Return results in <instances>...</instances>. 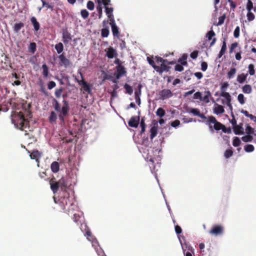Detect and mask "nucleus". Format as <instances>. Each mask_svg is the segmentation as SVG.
Wrapping results in <instances>:
<instances>
[{
	"mask_svg": "<svg viewBox=\"0 0 256 256\" xmlns=\"http://www.w3.org/2000/svg\"><path fill=\"white\" fill-rule=\"evenodd\" d=\"M30 104H28L26 108H22L20 112H14L11 114L12 122L15 127L26 132L30 128L28 120L32 117L31 112L30 110Z\"/></svg>",
	"mask_w": 256,
	"mask_h": 256,
	"instance_id": "obj_1",
	"label": "nucleus"
},
{
	"mask_svg": "<svg viewBox=\"0 0 256 256\" xmlns=\"http://www.w3.org/2000/svg\"><path fill=\"white\" fill-rule=\"evenodd\" d=\"M155 59L156 60L157 66L154 67V70L160 72L162 73L164 71L168 70V64H170L166 60H164L162 58L156 56Z\"/></svg>",
	"mask_w": 256,
	"mask_h": 256,
	"instance_id": "obj_2",
	"label": "nucleus"
},
{
	"mask_svg": "<svg viewBox=\"0 0 256 256\" xmlns=\"http://www.w3.org/2000/svg\"><path fill=\"white\" fill-rule=\"evenodd\" d=\"M38 90L40 94L46 96H48V82H44L41 78L37 83Z\"/></svg>",
	"mask_w": 256,
	"mask_h": 256,
	"instance_id": "obj_3",
	"label": "nucleus"
},
{
	"mask_svg": "<svg viewBox=\"0 0 256 256\" xmlns=\"http://www.w3.org/2000/svg\"><path fill=\"white\" fill-rule=\"evenodd\" d=\"M98 4H102L106 8V12L108 16V17L110 20L111 21L112 20H114V16L112 15L113 8H109L108 6L110 4V0H97Z\"/></svg>",
	"mask_w": 256,
	"mask_h": 256,
	"instance_id": "obj_4",
	"label": "nucleus"
},
{
	"mask_svg": "<svg viewBox=\"0 0 256 256\" xmlns=\"http://www.w3.org/2000/svg\"><path fill=\"white\" fill-rule=\"evenodd\" d=\"M50 188L54 194L56 193L60 188H61L64 184V180L60 179L58 182L51 180L50 182Z\"/></svg>",
	"mask_w": 256,
	"mask_h": 256,
	"instance_id": "obj_5",
	"label": "nucleus"
},
{
	"mask_svg": "<svg viewBox=\"0 0 256 256\" xmlns=\"http://www.w3.org/2000/svg\"><path fill=\"white\" fill-rule=\"evenodd\" d=\"M208 124L210 127H212V125H214V127L215 130H222L224 132V126L220 122H218L214 116H210L208 118Z\"/></svg>",
	"mask_w": 256,
	"mask_h": 256,
	"instance_id": "obj_6",
	"label": "nucleus"
},
{
	"mask_svg": "<svg viewBox=\"0 0 256 256\" xmlns=\"http://www.w3.org/2000/svg\"><path fill=\"white\" fill-rule=\"evenodd\" d=\"M85 236H87V239L89 241H90L92 242V246L96 249L98 255L100 256L102 253V256H103V254L102 250L100 248L98 250L96 248V246L98 245L97 240L93 238V237L91 235L90 232L87 231L86 233Z\"/></svg>",
	"mask_w": 256,
	"mask_h": 256,
	"instance_id": "obj_7",
	"label": "nucleus"
},
{
	"mask_svg": "<svg viewBox=\"0 0 256 256\" xmlns=\"http://www.w3.org/2000/svg\"><path fill=\"white\" fill-rule=\"evenodd\" d=\"M224 232V228L223 226L221 225H216L212 228L209 233L211 234L217 236L222 234Z\"/></svg>",
	"mask_w": 256,
	"mask_h": 256,
	"instance_id": "obj_8",
	"label": "nucleus"
},
{
	"mask_svg": "<svg viewBox=\"0 0 256 256\" xmlns=\"http://www.w3.org/2000/svg\"><path fill=\"white\" fill-rule=\"evenodd\" d=\"M220 96L224 98V99L222 100V104H226L230 109H232V106L230 104L231 96L230 94L226 92H221Z\"/></svg>",
	"mask_w": 256,
	"mask_h": 256,
	"instance_id": "obj_9",
	"label": "nucleus"
},
{
	"mask_svg": "<svg viewBox=\"0 0 256 256\" xmlns=\"http://www.w3.org/2000/svg\"><path fill=\"white\" fill-rule=\"evenodd\" d=\"M28 152L30 154V157L32 159L35 160L37 162V165L38 167L40 166L39 158L42 156V153L38 150H33L32 152L28 150Z\"/></svg>",
	"mask_w": 256,
	"mask_h": 256,
	"instance_id": "obj_10",
	"label": "nucleus"
},
{
	"mask_svg": "<svg viewBox=\"0 0 256 256\" xmlns=\"http://www.w3.org/2000/svg\"><path fill=\"white\" fill-rule=\"evenodd\" d=\"M126 71L124 67L118 66L117 67L116 72L114 74V76L116 77V80H112L113 82L115 84L117 83V80L122 76L124 73Z\"/></svg>",
	"mask_w": 256,
	"mask_h": 256,
	"instance_id": "obj_11",
	"label": "nucleus"
},
{
	"mask_svg": "<svg viewBox=\"0 0 256 256\" xmlns=\"http://www.w3.org/2000/svg\"><path fill=\"white\" fill-rule=\"evenodd\" d=\"M139 121V116L132 117L128 122V125L131 127L136 128L138 126Z\"/></svg>",
	"mask_w": 256,
	"mask_h": 256,
	"instance_id": "obj_12",
	"label": "nucleus"
},
{
	"mask_svg": "<svg viewBox=\"0 0 256 256\" xmlns=\"http://www.w3.org/2000/svg\"><path fill=\"white\" fill-rule=\"evenodd\" d=\"M213 110L214 113L217 115L222 114L224 112V107L218 104H214Z\"/></svg>",
	"mask_w": 256,
	"mask_h": 256,
	"instance_id": "obj_13",
	"label": "nucleus"
},
{
	"mask_svg": "<svg viewBox=\"0 0 256 256\" xmlns=\"http://www.w3.org/2000/svg\"><path fill=\"white\" fill-rule=\"evenodd\" d=\"M110 24L111 26L114 36H118V28L115 23L114 20H111L110 22Z\"/></svg>",
	"mask_w": 256,
	"mask_h": 256,
	"instance_id": "obj_14",
	"label": "nucleus"
},
{
	"mask_svg": "<svg viewBox=\"0 0 256 256\" xmlns=\"http://www.w3.org/2000/svg\"><path fill=\"white\" fill-rule=\"evenodd\" d=\"M158 126L157 122H156L152 126L150 130V138L152 140L153 139L157 134H158Z\"/></svg>",
	"mask_w": 256,
	"mask_h": 256,
	"instance_id": "obj_15",
	"label": "nucleus"
},
{
	"mask_svg": "<svg viewBox=\"0 0 256 256\" xmlns=\"http://www.w3.org/2000/svg\"><path fill=\"white\" fill-rule=\"evenodd\" d=\"M211 96V94L210 92H204L202 94L201 101L205 103H208L210 102V98Z\"/></svg>",
	"mask_w": 256,
	"mask_h": 256,
	"instance_id": "obj_16",
	"label": "nucleus"
},
{
	"mask_svg": "<svg viewBox=\"0 0 256 256\" xmlns=\"http://www.w3.org/2000/svg\"><path fill=\"white\" fill-rule=\"evenodd\" d=\"M232 124H234L233 122ZM234 132L236 134H244V128L240 124L234 125Z\"/></svg>",
	"mask_w": 256,
	"mask_h": 256,
	"instance_id": "obj_17",
	"label": "nucleus"
},
{
	"mask_svg": "<svg viewBox=\"0 0 256 256\" xmlns=\"http://www.w3.org/2000/svg\"><path fill=\"white\" fill-rule=\"evenodd\" d=\"M30 22L33 25L34 30L36 32L38 31L40 28V24L37 21L36 18L35 17L32 16L30 18Z\"/></svg>",
	"mask_w": 256,
	"mask_h": 256,
	"instance_id": "obj_18",
	"label": "nucleus"
},
{
	"mask_svg": "<svg viewBox=\"0 0 256 256\" xmlns=\"http://www.w3.org/2000/svg\"><path fill=\"white\" fill-rule=\"evenodd\" d=\"M172 94L170 90H164L161 92V96L162 99H166L171 97Z\"/></svg>",
	"mask_w": 256,
	"mask_h": 256,
	"instance_id": "obj_19",
	"label": "nucleus"
},
{
	"mask_svg": "<svg viewBox=\"0 0 256 256\" xmlns=\"http://www.w3.org/2000/svg\"><path fill=\"white\" fill-rule=\"evenodd\" d=\"M42 168V170L40 171L39 174L41 178H44L45 180H46V177L47 176L46 174V170H48L47 166L45 165L44 167L42 165L40 166Z\"/></svg>",
	"mask_w": 256,
	"mask_h": 256,
	"instance_id": "obj_20",
	"label": "nucleus"
},
{
	"mask_svg": "<svg viewBox=\"0 0 256 256\" xmlns=\"http://www.w3.org/2000/svg\"><path fill=\"white\" fill-rule=\"evenodd\" d=\"M50 169L54 173L58 172L60 170V164L57 162H54L50 165Z\"/></svg>",
	"mask_w": 256,
	"mask_h": 256,
	"instance_id": "obj_21",
	"label": "nucleus"
},
{
	"mask_svg": "<svg viewBox=\"0 0 256 256\" xmlns=\"http://www.w3.org/2000/svg\"><path fill=\"white\" fill-rule=\"evenodd\" d=\"M24 26V24L22 22L16 23L13 26V30L16 33H18Z\"/></svg>",
	"mask_w": 256,
	"mask_h": 256,
	"instance_id": "obj_22",
	"label": "nucleus"
},
{
	"mask_svg": "<svg viewBox=\"0 0 256 256\" xmlns=\"http://www.w3.org/2000/svg\"><path fill=\"white\" fill-rule=\"evenodd\" d=\"M141 94L140 86H139V90L134 92L135 100L138 104H140V96Z\"/></svg>",
	"mask_w": 256,
	"mask_h": 256,
	"instance_id": "obj_23",
	"label": "nucleus"
},
{
	"mask_svg": "<svg viewBox=\"0 0 256 256\" xmlns=\"http://www.w3.org/2000/svg\"><path fill=\"white\" fill-rule=\"evenodd\" d=\"M116 54V51L111 47L108 48L106 55L108 58H112Z\"/></svg>",
	"mask_w": 256,
	"mask_h": 256,
	"instance_id": "obj_24",
	"label": "nucleus"
},
{
	"mask_svg": "<svg viewBox=\"0 0 256 256\" xmlns=\"http://www.w3.org/2000/svg\"><path fill=\"white\" fill-rule=\"evenodd\" d=\"M59 59L60 60L61 64L64 65V66H68L70 64L69 60L62 54L59 56Z\"/></svg>",
	"mask_w": 256,
	"mask_h": 256,
	"instance_id": "obj_25",
	"label": "nucleus"
},
{
	"mask_svg": "<svg viewBox=\"0 0 256 256\" xmlns=\"http://www.w3.org/2000/svg\"><path fill=\"white\" fill-rule=\"evenodd\" d=\"M79 84L80 85L82 86L83 90L84 91L90 92V89L89 86L88 84L85 81H84V80H82V81L79 82Z\"/></svg>",
	"mask_w": 256,
	"mask_h": 256,
	"instance_id": "obj_26",
	"label": "nucleus"
},
{
	"mask_svg": "<svg viewBox=\"0 0 256 256\" xmlns=\"http://www.w3.org/2000/svg\"><path fill=\"white\" fill-rule=\"evenodd\" d=\"M68 110V106L66 104H65L64 105L62 108V112L60 116L62 120V116H65Z\"/></svg>",
	"mask_w": 256,
	"mask_h": 256,
	"instance_id": "obj_27",
	"label": "nucleus"
},
{
	"mask_svg": "<svg viewBox=\"0 0 256 256\" xmlns=\"http://www.w3.org/2000/svg\"><path fill=\"white\" fill-rule=\"evenodd\" d=\"M242 92H244L245 94H250L252 92V87L249 84L244 85L242 87Z\"/></svg>",
	"mask_w": 256,
	"mask_h": 256,
	"instance_id": "obj_28",
	"label": "nucleus"
},
{
	"mask_svg": "<svg viewBox=\"0 0 256 256\" xmlns=\"http://www.w3.org/2000/svg\"><path fill=\"white\" fill-rule=\"evenodd\" d=\"M248 74H242L238 76L237 80L240 83H243L246 80Z\"/></svg>",
	"mask_w": 256,
	"mask_h": 256,
	"instance_id": "obj_29",
	"label": "nucleus"
},
{
	"mask_svg": "<svg viewBox=\"0 0 256 256\" xmlns=\"http://www.w3.org/2000/svg\"><path fill=\"white\" fill-rule=\"evenodd\" d=\"M244 148L246 152H252L254 150V146L252 144H246Z\"/></svg>",
	"mask_w": 256,
	"mask_h": 256,
	"instance_id": "obj_30",
	"label": "nucleus"
},
{
	"mask_svg": "<svg viewBox=\"0 0 256 256\" xmlns=\"http://www.w3.org/2000/svg\"><path fill=\"white\" fill-rule=\"evenodd\" d=\"M55 48L58 54L61 53L64 49L63 44L62 43L60 42L55 46Z\"/></svg>",
	"mask_w": 256,
	"mask_h": 256,
	"instance_id": "obj_31",
	"label": "nucleus"
},
{
	"mask_svg": "<svg viewBox=\"0 0 256 256\" xmlns=\"http://www.w3.org/2000/svg\"><path fill=\"white\" fill-rule=\"evenodd\" d=\"M190 113L192 114L194 116H198L200 114V112L198 108H189L188 111Z\"/></svg>",
	"mask_w": 256,
	"mask_h": 256,
	"instance_id": "obj_32",
	"label": "nucleus"
},
{
	"mask_svg": "<svg viewBox=\"0 0 256 256\" xmlns=\"http://www.w3.org/2000/svg\"><path fill=\"white\" fill-rule=\"evenodd\" d=\"M36 46L35 42H30L28 48L29 52L34 54L36 50Z\"/></svg>",
	"mask_w": 256,
	"mask_h": 256,
	"instance_id": "obj_33",
	"label": "nucleus"
},
{
	"mask_svg": "<svg viewBox=\"0 0 256 256\" xmlns=\"http://www.w3.org/2000/svg\"><path fill=\"white\" fill-rule=\"evenodd\" d=\"M236 73V69L235 68H230V70L228 73V77L229 79L234 77Z\"/></svg>",
	"mask_w": 256,
	"mask_h": 256,
	"instance_id": "obj_34",
	"label": "nucleus"
},
{
	"mask_svg": "<svg viewBox=\"0 0 256 256\" xmlns=\"http://www.w3.org/2000/svg\"><path fill=\"white\" fill-rule=\"evenodd\" d=\"M214 36V32L212 30H211L206 33V36L208 40H210Z\"/></svg>",
	"mask_w": 256,
	"mask_h": 256,
	"instance_id": "obj_35",
	"label": "nucleus"
},
{
	"mask_svg": "<svg viewBox=\"0 0 256 256\" xmlns=\"http://www.w3.org/2000/svg\"><path fill=\"white\" fill-rule=\"evenodd\" d=\"M242 140L244 142H251L252 140V137L250 134H248L246 136H242Z\"/></svg>",
	"mask_w": 256,
	"mask_h": 256,
	"instance_id": "obj_36",
	"label": "nucleus"
},
{
	"mask_svg": "<svg viewBox=\"0 0 256 256\" xmlns=\"http://www.w3.org/2000/svg\"><path fill=\"white\" fill-rule=\"evenodd\" d=\"M238 100L241 104L245 103V98L243 94H240L238 96Z\"/></svg>",
	"mask_w": 256,
	"mask_h": 256,
	"instance_id": "obj_37",
	"label": "nucleus"
},
{
	"mask_svg": "<svg viewBox=\"0 0 256 256\" xmlns=\"http://www.w3.org/2000/svg\"><path fill=\"white\" fill-rule=\"evenodd\" d=\"M147 60L148 63L154 68V67L157 66L155 58H154V60H152L150 57H148Z\"/></svg>",
	"mask_w": 256,
	"mask_h": 256,
	"instance_id": "obj_38",
	"label": "nucleus"
},
{
	"mask_svg": "<svg viewBox=\"0 0 256 256\" xmlns=\"http://www.w3.org/2000/svg\"><path fill=\"white\" fill-rule=\"evenodd\" d=\"M246 17L249 22L253 20L255 18L254 14L251 11L248 12Z\"/></svg>",
	"mask_w": 256,
	"mask_h": 256,
	"instance_id": "obj_39",
	"label": "nucleus"
},
{
	"mask_svg": "<svg viewBox=\"0 0 256 256\" xmlns=\"http://www.w3.org/2000/svg\"><path fill=\"white\" fill-rule=\"evenodd\" d=\"M241 143L240 139L238 137H235L234 138L232 142V144L234 146H238L240 145Z\"/></svg>",
	"mask_w": 256,
	"mask_h": 256,
	"instance_id": "obj_40",
	"label": "nucleus"
},
{
	"mask_svg": "<svg viewBox=\"0 0 256 256\" xmlns=\"http://www.w3.org/2000/svg\"><path fill=\"white\" fill-rule=\"evenodd\" d=\"M156 114L160 117H162L165 114V112L162 108H160L157 110Z\"/></svg>",
	"mask_w": 256,
	"mask_h": 256,
	"instance_id": "obj_41",
	"label": "nucleus"
},
{
	"mask_svg": "<svg viewBox=\"0 0 256 256\" xmlns=\"http://www.w3.org/2000/svg\"><path fill=\"white\" fill-rule=\"evenodd\" d=\"M109 34V30L108 28H104L102 30V36L103 37H108Z\"/></svg>",
	"mask_w": 256,
	"mask_h": 256,
	"instance_id": "obj_42",
	"label": "nucleus"
},
{
	"mask_svg": "<svg viewBox=\"0 0 256 256\" xmlns=\"http://www.w3.org/2000/svg\"><path fill=\"white\" fill-rule=\"evenodd\" d=\"M124 88L126 89V92L128 93L129 94H131L132 93L133 90L132 87L128 84H125V85L124 86Z\"/></svg>",
	"mask_w": 256,
	"mask_h": 256,
	"instance_id": "obj_43",
	"label": "nucleus"
},
{
	"mask_svg": "<svg viewBox=\"0 0 256 256\" xmlns=\"http://www.w3.org/2000/svg\"><path fill=\"white\" fill-rule=\"evenodd\" d=\"M145 158L148 161H149L150 162H152V165L156 161L155 159L152 157V156L150 154V152L148 154V156L146 157H145Z\"/></svg>",
	"mask_w": 256,
	"mask_h": 256,
	"instance_id": "obj_44",
	"label": "nucleus"
},
{
	"mask_svg": "<svg viewBox=\"0 0 256 256\" xmlns=\"http://www.w3.org/2000/svg\"><path fill=\"white\" fill-rule=\"evenodd\" d=\"M232 154H233V152L232 151V150H230V149L227 150H226V152H224V156L226 158H228L230 157L231 156H232Z\"/></svg>",
	"mask_w": 256,
	"mask_h": 256,
	"instance_id": "obj_45",
	"label": "nucleus"
},
{
	"mask_svg": "<svg viewBox=\"0 0 256 256\" xmlns=\"http://www.w3.org/2000/svg\"><path fill=\"white\" fill-rule=\"evenodd\" d=\"M87 8L90 10H92L94 8V3L92 1H88L87 3Z\"/></svg>",
	"mask_w": 256,
	"mask_h": 256,
	"instance_id": "obj_46",
	"label": "nucleus"
},
{
	"mask_svg": "<svg viewBox=\"0 0 256 256\" xmlns=\"http://www.w3.org/2000/svg\"><path fill=\"white\" fill-rule=\"evenodd\" d=\"M240 28L239 26H236L234 32V38H238L240 36Z\"/></svg>",
	"mask_w": 256,
	"mask_h": 256,
	"instance_id": "obj_47",
	"label": "nucleus"
},
{
	"mask_svg": "<svg viewBox=\"0 0 256 256\" xmlns=\"http://www.w3.org/2000/svg\"><path fill=\"white\" fill-rule=\"evenodd\" d=\"M248 70L249 74L250 75L252 76L254 74V65L252 64H250L248 66Z\"/></svg>",
	"mask_w": 256,
	"mask_h": 256,
	"instance_id": "obj_48",
	"label": "nucleus"
},
{
	"mask_svg": "<svg viewBox=\"0 0 256 256\" xmlns=\"http://www.w3.org/2000/svg\"><path fill=\"white\" fill-rule=\"evenodd\" d=\"M253 8V4L252 2L250 0H248L247 5H246V9L248 12H250Z\"/></svg>",
	"mask_w": 256,
	"mask_h": 256,
	"instance_id": "obj_49",
	"label": "nucleus"
},
{
	"mask_svg": "<svg viewBox=\"0 0 256 256\" xmlns=\"http://www.w3.org/2000/svg\"><path fill=\"white\" fill-rule=\"evenodd\" d=\"M186 58L187 56L186 55H184L182 58L180 60L179 62H180L182 65L184 66L186 64Z\"/></svg>",
	"mask_w": 256,
	"mask_h": 256,
	"instance_id": "obj_50",
	"label": "nucleus"
},
{
	"mask_svg": "<svg viewBox=\"0 0 256 256\" xmlns=\"http://www.w3.org/2000/svg\"><path fill=\"white\" fill-rule=\"evenodd\" d=\"M43 74L46 77L48 76V67L46 64L42 65Z\"/></svg>",
	"mask_w": 256,
	"mask_h": 256,
	"instance_id": "obj_51",
	"label": "nucleus"
},
{
	"mask_svg": "<svg viewBox=\"0 0 256 256\" xmlns=\"http://www.w3.org/2000/svg\"><path fill=\"white\" fill-rule=\"evenodd\" d=\"M80 14L84 18H87L89 15L88 12L86 10H82Z\"/></svg>",
	"mask_w": 256,
	"mask_h": 256,
	"instance_id": "obj_52",
	"label": "nucleus"
},
{
	"mask_svg": "<svg viewBox=\"0 0 256 256\" xmlns=\"http://www.w3.org/2000/svg\"><path fill=\"white\" fill-rule=\"evenodd\" d=\"M228 84L227 82H225L223 83L221 86V91L222 92H226L228 87Z\"/></svg>",
	"mask_w": 256,
	"mask_h": 256,
	"instance_id": "obj_53",
	"label": "nucleus"
},
{
	"mask_svg": "<svg viewBox=\"0 0 256 256\" xmlns=\"http://www.w3.org/2000/svg\"><path fill=\"white\" fill-rule=\"evenodd\" d=\"M140 126L142 128L141 134H142L144 132L146 128L144 120L143 118L142 119L140 122Z\"/></svg>",
	"mask_w": 256,
	"mask_h": 256,
	"instance_id": "obj_54",
	"label": "nucleus"
},
{
	"mask_svg": "<svg viewBox=\"0 0 256 256\" xmlns=\"http://www.w3.org/2000/svg\"><path fill=\"white\" fill-rule=\"evenodd\" d=\"M202 94L200 92H196L194 95V98L197 100L199 99L200 100H201Z\"/></svg>",
	"mask_w": 256,
	"mask_h": 256,
	"instance_id": "obj_55",
	"label": "nucleus"
},
{
	"mask_svg": "<svg viewBox=\"0 0 256 256\" xmlns=\"http://www.w3.org/2000/svg\"><path fill=\"white\" fill-rule=\"evenodd\" d=\"M226 42L225 41H224L222 42V46L220 52H221V53L224 54L226 52Z\"/></svg>",
	"mask_w": 256,
	"mask_h": 256,
	"instance_id": "obj_56",
	"label": "nucleus"
},
{
	"mask_svg": "<svg viewBox=\"0 0 256 256\" xmlns=\"http://www.w3.org/2000/svg\"><path fill=\"white\" fill-rule=\"evenodd\" d=\"M180 124V122L178 120H175L174 121L171 122L172 126L176 128Z\"/></svg>",
	"mask_w": 256,
	"mask_h": 256,
	"instance_id": "obj_57",
	"label": "nucleus"
},
{
	"mask_svg": "<svg viewBox=\"0 0 256 256\" xmlns=\"http://www.w3.org/2000/svg\"><path fill=\"white\" fill-rule=\"evenodd\" d=\"M252 132V128L250 126L247 125L246 128V132L248 134H250Z\"/></svg>",
	"mask_w": 256,
	"mask_h": 256,
	"instance_id": "obj_58",
	"label": "nucleus"
},
{
	"mask_svg": "<svg viewBox=\"0 0 256 256\" xmlns=\"http://www.w3.org/2000/svg\"><path fill=\"white\" fill-rule=\"evenodd\" d=\"M208 68V64L206 62H202L201 64V69L202 71H206Z\"/></svg>",
	"mask_w": 256,
	"mask_h": 256,
	"instance_id": "obj_59",
	"label": "nucleus"
},
{
	"mask_svg": "<svg viewBox=\"0 0 256 256\" xmlns=\"http://www.w3.org/2000/svg\"><path fill=\"white\" fill-rule=\"evenodd\" d=\"M175 70L178 72H182L184 70L182 66L180 64H176L175 66Z\"/></svg>",
	"mask_w": 256,
	"mask_h": 256,
	"instance_id": "obj_60",
	"label": "nucleus"
},
{
	"mask_svg": "<svg viewBox=\"0 0 256 256\" xmlns=\"http://www.w3.org/2000/svg\"><path fill=\"white\" fill-rule=\"evenodd\" d=\"M62 88H58L56 90L55 92V95L56 97L59 98L62 94Z\"/></svg>",
	"mask_w": 256,
	"mask_h": 256,
	"instance_id": "obj_61",
	"label": "nucleus"
},
{
	"mask_svg": "<svg viewBox=\"0 0 256 256\" xmlns=\"http://www.w3.org/2000/svg\"><path fill=\"white\" fill-rule=\"evenodd\" d=\"M224 18H225V16H220V17L218 18V25H221V24H222L224 23Z\"/></svg>",
	"mask_w": 256,
	"mask_h": 256,
	"instance_id": "obj_62",
	"label": "nucleus"
},
{
	"mask_svg": "<svg viewBox=\"0 0 256 256\" xmlns=\"http://www.w3.org/2000/svg\"><path fill=\"white\" fill-rule=\"evenodd\" d=\"M198 55V52L196 51H194V52H193L192 53H191L190 57L193 59H195L197 58Z\"/></svg>",
	"mask_w": 256,
	"mask_h": 256,
	"instance_id": "obj_63",
	"label": "nucleus"
},
{
	"mask_svg": "<svg viewBox=\"0 0 256 256\" xmlns=\"http://www.w3.org/2000/svg\"><path fill=\"white\" fill-rule=\"evenodd\" d=\"M175 231L176 234H179L182 232V229L178 226H175Z\"/></svg>",
	"mask_w": 256,
	"mask_h": 256,
	"instance_id": "obj_64",
	"label": "nucleus"
}]
</instances>
